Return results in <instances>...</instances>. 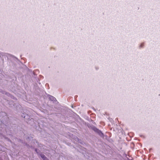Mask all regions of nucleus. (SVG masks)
Returning <instances> with one entry per match:
<instances>
[{"mask_svg": "<svg viewBox=\"0 0 160 160\" xmlns=\"http://www.w3.org/2000/svg\"><path fill=\"white\" fill-rule=\"evenodd\" d=\"M49 98V99L52 101H55L56 99V98L50 95Z\"/></svg>", "mask_w": 160, "mask_h": 160, "instance_id": "obj_1", "label": "nucleus"}, {"mask_svg": "<svg viewBox=\"0 0 160 160\" xmlns=\"http://www.w3.org/2000/svg\"><path fill=\"white\" fill-rule=\"evenodd\" d=\"M41 157L44 160H46V159H47V158L45 157V156L43 155H41Z\"/></svg>", "mask_w": 160, "mask_h": 160, "instance_id": "obj_2", "label": "nucleus"}, {"mask_svg": "<svg viewBox=\"0 0 160 160\" xmlns=\"http://www.w3.org/2000/svg\"><path fill=\"white\" fill-rule=\"evenodd\" d=\"M98 133H99V134L100 135H103V133L100 131H99L98 132Z\"/></svg>", "mask_w": 160, "mask_h": 160, "instance_id": "obj_3", "label": "nucleus"}]
</instances>
